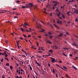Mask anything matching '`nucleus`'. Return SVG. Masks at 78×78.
Returning a JSON list of instances; mask_svg holds the SVG:
<instances>
[{
    "label": "nucleus",
    "mask_w": 78,
    "mask_h": 78,
    "mask_svg": "<svg viewBox=\"0 0 78 78\" xmlns=\"http://www.w3.org/2000/svg\"><path fill=\"white\" fill-rule=\"evenodd\" d=\"M20 71H21L22 72H25V71L22 70V69H20Z\"/></svg>",
    "instance_id": "obj_36"
},
{
    "label": "nucleus",
    "mask_w": 78,
    "mask_h": 78,
    "mask_svg": "<svg viewBox=\"0 0 78 78\" xmlns=\"http://www.w3.org/2000/svg\"><path fill=\"white\" fill-rule=\"evenodd\" d=\"M20 29L21 30H22V31L23 32V31H25V30H23V28H21Z\"/></svg>",
    "instance_id": "obj_15"
},
{
    "label": "nucleus",
    "mask_w": 78,
    "mask_h": 78,
    "mask_svg": "<svg viewBox=\"0 0 78 78\" xmlns=\"http://www.w3.org/2000/svg\"><path fill=\"white\" fill-rule=\"evenodd\" d=\"M3 60H4V59H3V58H2V60H1V62H3Z\"/></svg>",
    "instance_id": "obj_51"
},
{
    "label": "nucleus",
    "mask_w": 78,
    "mask_h": 78,
    "mask_svg": "<svg viewBox=\"0 0 78 78\" xmlns=\"http://www.w3.org/2000/svg\"><path fill=\"white\" fill-rule=\"evenodd\" d=\"M48 34H52V33H51V32H48Z\"/></svg>",
    "instance_id": "obj_34"
},
{
    "label": "nucleus",
    "mask_w": 78,
    "mask_h": 78,
    "mask_svg": "<svg viewBox=\"0 0 78 78\" xmlns=\"http://www.w3.org/2000/svg\"><path fill=\"white\" fill-rule=\"evenodd\" d=\"M21 51H23V53H25V54H27V53L26 52H25V51L23 50V49Z\"/></svg>",
    "instance_id": "obj_16"
},
{
    "label": "nucleus",
    "mask_w": 78,
    "mask_h": 78,
    "mask_svg": "<svg viewBox=\"0 0 78 78\" xmlns=\"http://www.w3.org/2000/svg\"><path fill=\"white\" fill-rule=\"evenodd\" d=\"M62 16V17L63 18V19H65V16H64V15L63 14H62V13L61 14Z\"/></svg>",
    "instance_id": "obj_10"
},
{
    "label": "nucleus",
    "mask_w": 78,
    "mask_h": 78,
    "mask_svg": "<svg viewBox=\"0 0 78 78\" xmlns=\"http://www.w3.org/2000/svg\"><path fill=\"white\" fill-rule=\"evenodd\" d=\"M29 7H31V6H33V5L32 3H29L28 5Z\"/></svg>",
    "instance_id": "obj_5"
},
{
    "label": "nucleus",
    "mask_w": 78,
    "mask_h": 78,
    "mask_svg": "<svg viewBox=\"0 0 78 78\" xmlns=\"http://www.w3.org/2000/svg\"><path fill=\"white\" fill-rule=\"evenodd\" d=\"M22 8H26V7H25V6H22Z\"/></svg>",
    "instance_id": "obj_29"
},
{
    "label": "nucleus",
    "mask_w": 78,
    "mask_h": 78,
    "mask_svg": "<svg viewBox=\"0 0 78 78\" xmlns=\"http://www.w3.org/2000/svg\"><path fill=\"white\" fill-rule=\"evenodd\" d=\"M5 59H6V60H7L8 61H9V60H8V59L7 58H5Z\"/></svg>",
    "instance_id": "obj_31"
},
{
    "label": "nucleus",
    "mask_w": 78,
    "mask_h": 78,
    "mask_svg": "<svg viewBox=\"0 0 78 78\" xmlns=\"http://www.w3.org/2000/svg\"><path fill=\"white\" fill-rule=\"evenodd\" d=\"M60 23H60V24H61V25H62V21H60Z\"/></svg>",
    "instance_id": "obj_35"
},
{
    "label": "nucleus",
    "mask_w": 78,
    "mask_h": 78,
    "mask_svg": "<svg viewBox=\"0 0 78 78\" xmlns=\"http://www.w3.org/2000/svg\"><path fill=\"white\" fill-rule=\"evenodd\" d=\"M57 23H60V21H57Z\"/></svg>",
    "instance_id": "obj_49"
},
{
    "label": "nucleus",
    "mask_w": 78,
    "mask_h": 78,
    "mask_svg": "<svg viewBox=\"0 0 78 78\" xmlns=\"http://www.w3.org/2000/svg\"><path fill=\"white\" fill-rule=\"evenodd\" d=\"M19 14H20L19 13H16V16H18V15H19Z\"/></svg>",
    "instance_id": "obj_55"
},
{
    "label": "nucleus",
    "mask_w": 78,
    "mask_h": 78,
    "mask_svg": "<svg viewBox=\"0 0 78 78\" xmlns=\"http://www.w3.org/2000/svg\"><path fill=\"white\" fill-rule=\"evenodd\" d=\"M47 43H49V44H52V43L50 41H47Z\"/></svg>",
    "instance_id": "obj_27"
},
{
    "label": "nucleus",
    "mask_w": 78,
    "mask_h": 78,
    "mask_svg": "<svg viewBox=\"0 0 78 78\" xmlns=\"http://www.w3.org/2000/svg\"><path fill=\"white\" fill-rule=\"evenodd\" d=\"M49 7H50V5H47L46 6V8H49Z\"/></svg>",
    "instance_id": "obj_26"
},
{
    "label": "nucleus",
    "mask_w": 78,
    "mask_h": 78,
    "mask_svg": "<svg viewBox=\"0 0 78 78\" xmlns=\"http://www.w3.org/2000/svg\"><path fill=\"white\" fill-rule=\"evenodd\" d=\"M72 45H74V46H76V47H77V48H78V46L76 44V43L75 42H73V44H72Z\"/></svg>",
    "instance_id": "obj_3"
},
{
    "label": "nucleus",
    "mask_w": 78,
    "mask_h": 78,
    "mask_svg": "<svg viewBox=\"0 0 78 78\" xmlns=\"http://www.w3.org/2000/svg\"><path fill=\"white\" fill-rule=\"evenodd\" d=\"M36 24L37 25H38V26H39V27L38 26H37V28H41V25L40 24L38 25L37 24V23Z\"/></svg>",
    "instance_id": "obj_4"
},
{
    "label": "nucleus",
    "mask_w": 78,
    "mask_h": 78,
    "mask_svg": "<svg viewBox=\"0 0 78 78\" xmlns=\"http://www.w3.org/2000/svg\"><path fill=\"white\" fill-rule=\"evenodd\" d=\"M56 11H58V12H59V11L58 9H57L56 10Z\"/></svg>",
    "instance_id": "obj_25"
},
{
    "label": "nucleus",
    "mask_w": 78,
    "mask_h": 78,
    "mask_svg": "<svg viewBox=\"0 0 78 78\" xmlns=\"http://www.w3.org/2000/svg\"><path fill=\"white\" fill-rule=\"evenodd\" d=\"M40 22H41V23H42L45 24V23L44 22H43L41 21H40Z\"/></svg>",
    "instance_id": "obj_42"
},
{
    "label": "nucleus",
    "mask_w": 78,
    "mask_h": 78,
    "mask_svg": "<svg viewBox=\"0 0 78 78\" xmlns=\"http://www.w3.org/2000/svg\"><path fill=\"white\" fill-rule=\"evenodd\" d=\"M59 12V13L57 14V16H58V17H59L61 14V13L60 12Z\"/></svg>",
    "instance_id": "obj_9"
},
{
    "label": "nucleus",
    "mask_w": 78,
    "mask_h": 78,
    "mask_svg": "<svg viewBox=\"0 0 78 78\" xmlns=\"http://www.w3.org/2000/svg\"><path fill=\"white\" fill-rule=\"evenodd\" d=\"M29 31H30V32L31 31V28H29Z\"/></svg>",
    "instance_id": "obj_45"
},
{
    "label": "nucleus",
    "mask_w": 78,
    "mask_h": 78,
    "mask_svg": "<svg viewBox=\"0 0 78 78\" xmlns=\"http://www.w3.org/2000/svg\"><path fill=\"white\" fill-rule=\"evenodd\" d=\"M49 51H50V52H51V53H53V51L51 50H50Z\"/></svg>",
    "instance_id": "obj_24"
},
{
    "label": "nucleus",
    "mask_w": 78,
    "mask_h": 78,
    "mask_svg": "<svg viewBox=\"0 0 78 78\" xmlns=\"http://www.w3.org/2000/svg\"><path fill=\"white\" fill-rule=\"evenodd\" d=\"M36 42L37 43V46H39V43H38L37 41H36Z\"/></svg>",
    "instance_id": "obj_40"
},
{
    "label": "nucleus",
    "mask_w": 78,
    "mask_h": 78,
    "mask_svg": "<svg viewBox=\"0 0 78 78\" xmlns=\"http://www.w3.org/2000/svg\"><path fill=\"white\" fill-rule=\"evenodd\" d=\"M30 69L31 70H32V68L31 67L30 68Z\"/></svg>",
    "instance_id": "obj_61"
},
{
    "label": "nucleus",
    "mask_w": 78,
    "mask_h": 78,
    "mask_svg": "<svg viewBox=\"0 0 78 78\" xmlns=\"http://www.w3.org/2000/svg\"><path fill=\"white\" fill-rule=\"evenodd\" d=\"M6 66H9V63H8L6 65Z\"/></svg>",
    "instance_id": "obj_23"
},
{
    "label": "nucleus",
    "mask_w": 78,
    "mask_h": 78,
    "mask_svg": "<svg viewBox=\"0 0 78 78\" xmlns=\"http://www.w3.org/2000/svg\"><path fill=\"white\" fill-rule=\"evenodd\" d=\"M50 39H52V37H53V36H49Z\"/></svg>",
    "instance_id": "obj_30"
},
{
    "label": "nucleus",
    "mask_w": 78,
    "mask_h": 78,
    "mask_svg": "<svg viewBox=\"0 0 78 78\" xmlns=\"http://www.w3.org/2000/svg\"><path fill=\"white\" fill-rule=\"evenodd\" d=\"M20 1H16V3H20Z\"/></svg>",
    "instance_id": "obj_21"
},
{
    "label": "nucleus",
    "mask_w": 78,
    "mask_h": 78,
    "mask_svg": "<svg viewBox=\"0 0 78 78\" xmlns=\"http://www.w3.org/2000/svg\"><path fill=\"white\" fill-rule=\"evenodd\" d=\"M8 56V55H7V54H5V57H7Z\"/></svg>",
    "instance_id": "obj_37"
},
{
    "label": "nucleus",
    "mask_w": 78,
    "mask_h": 78,
    "mask_svg": "<svg viewBox=\"0 0 78 78\" xmlns=\"http://www.w3.org/2000/svg\"><path fill=\"white\" fill-rule=\"evenodd\" d=\"M54 26L55 27H56L58 29H59V27H58V26H57V25H56L55 24H54Z\"/></svg>",
    "instance_id": "obj_8"
},
{
    "label": "nucleus",
    "mask_w": 78,
    "mask_h": 78,
    "mask_svg": "<svg viewBox=\"0 0 78 78\" xmlns=\"http://www.w3.org/2000/svg\"><path fill=\"white\" fill-rule=\"evenodd\" d=\"M37 64H38V66H40V64H39V63L38 62Z\"/></svg>",
    "instance_id": "obj_50"
},
{
    "label": "nucleus",
    "mask_w": 78,
    "mask_h": 78,
    "mask_svg": "<svg viewBox=\"0 0 78 78\" xmlns=\"http://www.w3.org/2000/svg\"><path fill=\"white\" fill-rule=\"evenodd\" d=\"M75 22H78V18H76L75 19Z\"/></svg>",
    "instance_id": "obj_22"
},
{
    "label": "nucleus",
    "mask_w": 78,
    "mask_h": 78,
    "mask_svg": "<svg viewBox=\"0 0 78 78\" xmlns=\"http://www.w3.org/2000/svg\"><path fill=\"white\" fill-rule=\"evenodd\" d=\"M62 35H63V34L62 33H60L59 35H58V37H62Z\"/></svg>",
    "instance_id": "obj_6"
},
{
    "label": "nucleus",
    "mask_w": 78,
    "mask_h": 78,
    "mask_svg": "<svg viewBox=\"0 0 78 78\" xmlns=\"http://www.w3.org/2000/svg\"><path fill=\"white\" fill-rule=\"evenodd\" d=\"M50 16H52V13H50Z\"/></svg>",
    "instance_id": "obj_54"
},
{
    "label": "nucleus",
    "mask_w": 78,
    "mask_h": 78,
    "mask_svg": "<svg viewBox=\"0 0 78 78\" xmlns=\"http://www.w3.org/2000/svg\"><path fill=\"white\" fill-rule=\"evenodd\" d=\"M16 44L17 45H19V41H16Z\"/></svg>",
    "instance_id": "obj_17"
},
{
    "label": "nucleus",
    "mask_w": 78,
    "mask_h": 78,
    "mask_svg": "<svg viewBox=\"0 0 78 78\" xmlns=\"http://www.w3.org/2000/svg\"><path fill=\"white\" fill-rule=\"evenodd\" d=\"M50 58H51V62H52V63H55V58L52 57H50Z\"/></svg>",
    "instance_id": "obj_2"
},
{
    "label": "nucleus",
    "mask_w": 78,
    "mask_h": 78,
    "mask_svg": "<svg viewBox=\"0 0 78 78\" xmlns=\"http://www.w3.org/2000/svg\"><path fill=\"white\" fill-rule=\"evenodd\" d=\"M78 59V57H76L75 58H74V59H75V60H76V59Z\"/></svg>",
    "instance_id": "obj_33"
},
{
    "label": "nucleus",
    "mask_w": 78,
    "mask_h": 78,
    "mask_svg": "<svg viewBox=\"0 0 78 78\" xmlns=\"http://www.w3.org/2000/svg\"><path fill=\"white\" fill-rule=\"evenodd\" d=\"M48 56H51V55H50V53H48Z\"/></svg>",
    "instance_id": "obj_53"
},
{
    "label": "nucleus",
    "mask_w": 78,
    "mask_h": 78,
    "mask_svg": "<svg viewBox=\"0 0 78 78\" xmlns=\"http://www.w3.org/2000/svg\"><path fill=\"white\" fill-rule=\"evenodd\" d=\"M74 13H76V14H78V9H76L74 11Z\"/></svg>",
    "instance_id": "obj_7"
},
{
    "label": "nucleus",
    "mask_w": 78,
    "mask_h": 78,
    "mask_svg": "<svg viewBox=\"0 0 78 78\" xmlns=\"http://www.w3.org/2000/svg\"><path fill=\"white\" fill-rule=\"evenodd\" d=\"M10 69L11 70L12 69H13V67H12V66H10Z\"/></svg>",
    "instance_id": "obj_18"
},
{
    "label": "nucleus",
    "mask_w": 78,
    "mask_h": 78,
    "mask_svg": "<svg viewBox=\"0 0 78 78\" xmlns=\"http://www.w3.org/2000/svg\"><path fill=\"white\" fill-rule=\"evenodd\" d=\"M69 56H71V57H72V56H73V55H72L71 54H69Z\"/></svg>",
    "instance_id": "obj_41"
},
{
    "label": "nucleus",
    "mask_w": 78,
    "mask_h": 78,
    "mask_svg": "<svg viewBox=\"0 0 78 78\" xmlns=\"http://www.w3.org/2000/svg\"><path fill=\"white\" fill-rule=\"evenodd\" d=\"M63 67L64 68V69H66V70H67V69L65 66H63Z\"/></svg>",
    "instance_id": "obj_19"
},
{
    "label": "nucleus",
    "mask_w": 78,
    "mask_h": 78,
    "mask_svg": "<svg viewBox=\"0 0 78 78\" xmlns=\"http://www.w3.org/2000/svg\"><path fill=\"white\" fill-rule=\"evenodd\" d=\"M16 9H12V10H16Z\"/></svg>",
    "instance_id": "obj_62"
},
{
    "label": "nucleus",
    "mask_w": 78,
    "mask_h": 78,
    "mask_svg": "<svg viewBox=\"0 0 78 78\" xmlns=\"http://www.w3.org/2000/svg\"><path fill=\"white\" fill-rule=\"evenodd\" d=\"M44 31H45V30L44 29H42L41 31L39 30V31L40 32H44Z\"/></svg>",
    "instance_id": "obj_12"
},
{
    "label": "nucleus",
    "mask_w": 78,
    "mask_h": 78,
    "mask_svg": "<svg viewBox=\"0 0 78 78\" xmlns=\"http://www.w3.org/2000/svg\"><path fill=\"white\" fill-rule=\"evenodd\" d=\"M66 33L67 35H69V33L66 32Z\"/></svg>",
    "instance_id": "obj_58"
},
{
    "label": "nucleus",
    "mask_w": 78,
    "mask_h": 78,
    "mask_svg": "<svg viewBox=\"0 0 78 78\" xmlns=\"http://www.w3.org/2000/svg\"><path fill=\"white\" fill-rule=\"evenodd\" d=\"M59 62H60V63H62V61H60Z\"/></svg>",
    "instance_id": "obj_59"
},
{
    "label": "nucleus",
    "mask_w": 78,
    "mask_h": 78,
    "mask_svg": "<svg viewBox=\"0 0 78 78\" xmlns=\"http://www.w3.org/2000/svg\"><path fill=\"white\" fill-rule=\"evenodd\" d=\"M17 47H18V48H20V47H19V44H17Z\"/></svg>",
    "instance_id": "obj_48"
},
{
    "label": "nucleus",
    "mask_w": 78,
    "mask_h": 78,
    "mask_svg": "<svg viewBox=\"0 0 78 78\" xmlns=\"http://www.w3.org/2000/svg\"><path fill=\"white\" fill-rule=\"evenodd\" d=\"M70 12H68L67 13V14L68 15H69V13Z\"/></svg>",
    "instance_id": "obj_47"
},
{
    "label": "nucleus",
    "mask_w": 78,
    "mask_h": 78,
    "mask_svg": "<svg viewBox=\"0 0 78 78\" xmlns=\"http://www.w3.org/2000/svg\"><path fill=\"white\" fill-rule=\"evenodd\" d=\"M28 26L29 25L27 23H25L23 25V27H25L26 28H27V27H26V26Z\"/></svg>",
    "instance_id": "obj_1"
},
{
    "label": "nucleus",
    "mask_w": 78,
    "mask_h": 78,
    "mask_svg": "<svg viewBox=\"0 0 78 78\" xmlns=\"http://www.w3.org/2000/svg\"><path fill=\"white\" fill-rule=\"evenodd\" d=\"M52 70L53 71V73H55V70H54V69H53Z\"/></svg>",
    "instance_id": "obj_38"
},
{
    "label": "nucleus",
    "mask_w": 78,
    "mask_h": 78,
    "mask_svg": "<svg viewBox=\"0 0 78 78\" xmlns=\"http://www.w3.org/2000/svg\"><path fill=\"white\" fill-rule=\"evenodd\" d=\"M23 36H24V37H27V36H26V35H25L23 34Z\"/></svg>",
    "instance_id": "obj_32"
},
{
    "label": "nucleus",
    "mask_w": 78,
    "mask_h": 78,
    "mask_svg": "<svg viewBox=\"0 0 78 78\" xmlns=\"http://www.w3.org/2000/svg\"><path fill=\"white\" fill-rule=\"evenodd\" d=\"M18 78H22V76H20Z\"/></svg>",
    "instance_id": "obj_64"
},
{
    "label": "nucleus",
    "mask_w": 78,
    "mask_h": 78,
    "mask_svg": "<svg viewBox=\"0 0 78 78\" xmlns=\"http://www.w3.org/2000/svg\"><path fill=\"white\" fill-rule=\"evenodd\" d=\"M50 26H51V28H53V27L52 26V25L51 24H50Z\"/></svg>",
    "instance_id": "obj_43"
},
{
    "label": "nucleus",
    "mask_w": 78,
    "mask_h": 78,
    "mask_svg": "<svg viewBox=\"0 0 78 78\" xmlns=\"http://www.w3.org/2000/svg\"><path fill=\"white\" fill-rule=\"evenodd\" d=\"M62 55H63L65 56H67V55H66L64 53H62Z\"/></svg>",
    "instance_id": "obj_20"
},
{
    "label": "nucleus",
    "mask_w": 78,
    "mask_h": 78,
    "mask_svg": "<svg viewBox=\"0 0 78 78\" xmlns=\"http://www.w3.org/2000/svg\"><path fill=\"white\" fill-rule=\"evenodd\" d=\"M15 78H19V76H15Z\"/></svg>",
    "instance_id": "obj_46"
},
{
    "label": "nucleus",
    "mask_w": 78,
    "mask_h": 78,
    "mask_svg": "<svg viewBox=\"0 0 78 78\" xmlns=\"http://www.w3.org/2000/svg\"><path fill=\"white\" fill-rule=\"evenodd\" d=\"M42 51H38V53H42Z\"/></svg>",
    "instance_id": "obj_44"
},
{
    "label": "nucleus",
    "mask_w": 78,
    "mask_h": 78,
    "mask_svg": "<svg viewBox=\"0 0 78 78\" xmlns=\"http://www.w3.org/2000/svg\"><path fill=\"white\" fill-rule=\"evenodd\" d=\"M53 3H58V4H59V3L58 2L56 1H53Z\"/></svg>",
    "instance_id": "obj_13"
},
{
    "label": "nucleus",
    "mask_w": 78,
    "mask_h": 78,
    "mask_svg": "<svg viewBox=\"0 0 78 78\" xmlns=\"http://www.w3.org/2000/svg\"><path fill=\"white\" fill-rule=\"evenodd\" d=\"M56 66H58V67H60V68H61V67L60 66H59L58 65L56 64Z\"/></svg>",
    "instance_id": "obj_28"
},
{
    "label": "nucleus",
    "mask_w": 78,
    "mask_h": 78,
    "mask_svg": "<svg viewBox=\"0 0 78 78\" xmlns=\"http://www.w3.org/2000/svg\"><path fill=\"white\" fill-rule=\"evenodd\" d=\"M26 31H27V32H29V31L27 29H26Z\"/></svg>",
    "instance_id": "obj_60"
},
{
    "label": "nucleus",
    "mask_w": 78,
    "mask_h": 78,
    "mask_svg": "<svg viewBox=\"0 0 78 78\" xmlns=\"http://www.w3.org/2000/svg\"><path fill=\"white\" fill-rule=\"evenodd\" d=\"M11 50H14V51H15V50H16V49H14L13 48H11Z\"/></svg>",
    "instance_id": "obj_39"
},
{
    "label": "nucleus",
    "mask_w": 78,
    "mask_h": 78,
    "mask_svg": "<svg viewBox=\"0 0 78 78\" xmlns=\"http://www.w3.org/2000/svg\"><path fill=\"white\" fill-rule=\"evenodd\" d=\"M66 77H68V78H69V76H68V75H67V74H66Z\"/></svg>",
    "instance_id": "obj_52"
},
{
    "label": "nucleus",
    "mask_w": 78,
    "mask_h": 78,
    "mask_svg": "<svg viewBox=\"0 0 78 78\" xmlns=\"http://www.w3.org/2000/svg\"><path fill=\"white\" fill-rule=\"evenodd\" d=\"M56 77H57L58 78V74H56Z\"/></svg>",
    "instance_id": "obj_56"
},
{
    "label": "nucleus",
    "mask_w": 78,
    "mask_h": 78,
    "mask_svg": "<svg viewBox=\"0 0 78 78\" xmlns=\"http://www.w3.org/2000/svg\"><path fill=\"white\" fill-rule=\"evenodd\" d=\"M5 12H1V13L3 14V13H5Z\"/></svg>",
    "instance_id": "obj_57"
},
{
    "label": "nucleus",
    "mask_w": 78,
    "mask_h": 78,
    "mask_svg": "<svg viewBox=\"0 0 78 78\" xmlns=\"http://www.w3.org/2000/svg\"><path fill=\"white\" fill-rule=\"evenodd\" d=\"M72 67H73V68H74V69H76V70H77L76 68V67L74 66H72Z\"/></svg>",
    "instance_id": "obj_11"
},
{
    "label": "nucleus",
    "mask_w": 78,
    "mask_h": 78,
    "mask_svg": "<svg viewBox=\"0 0 78 78\" xmlns=\"http://www.w3.org/2000/svg\"><path fill=\"white\" fill-rule=\"evenodd\" d=\"M58 5V4H55L54 5H53V6L54 7H55V8H56V7L55 6H57Z\"/></svg>",
    "instance_id": "obj_14"
},
{
    "label": "nucleus",
    "mask_w": 78,
    "mask_h": 78,
    "mask_svg": "<svg viewBox=\"0 0 78 78\" xmlns=\"http://www.w3.org/2000/svg\"><path fill=\"white\" fill-rule=\"evenodd\" d=\"M68 23H70V21H68Z\"/></svg>",
    "instance_id": "obj_63"
}]
</instances>
